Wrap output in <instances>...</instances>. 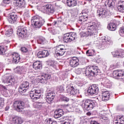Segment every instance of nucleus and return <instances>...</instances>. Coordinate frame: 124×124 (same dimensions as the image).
Segmentation results:
<instances>
[{
  "instance_id": "obj_1",
  "label": "nucleus",
  "mask_w": 124,
  "mask_h": 124,
  "mask_svg": "<svg viewBox=\"0 0 124 124\" xmlns=\"http://www.w3.org/2000/svg\"><path fill=\"white\" fill-rule=\"evenodd\" d=\"M100 70L98 69V67L96 66H91L85 68H78L76 70L77 74H81L83 72V74H85L86 76L89 77H95L97 76L98 72H100Z\"/></svg>"
},
{
  "instance_id": "obj_2",
  "label": "nucleus",
  "mask_w": 124,
  "mask_h": 124,
  "mask_svg": "<svg viewBox=\"0 0 124 124\" xmlns=\"http://www.w3.org/2000/svg\"><path fill=\"white\" fill-rule=\"evenodd\" d=\"M31 23L36 29H40L44 25L45 20L38 16H35L31 18Z\"/></svg>"
},
{
  "instance_id": "obj_3",
  "label": "nucleus",
  "mask_w": 124,
  "mask_h": 124,
  "mask_svg": "<svg viewBox=\"0 0 124 124\" xmlns=\"http://www.w3.org/2000/svg\"><path fill=\"white\" fill-rule=\"evenodd\" d=\"M16 34L21 38H26V37L29 36V29L23 26L18 27Z\"/></svg>"
},
{
  "instance_id": "obj_4",
  "label": "nucleus",
  "mask_w": 124,
  "mask_h": 124,
  "mask_svg": "<svg viewBox=\"0 0 124 124\" xmlns=\"http://www.w3.org/2000/svg\"><path fill=\"white\" fill-rule=\"evenodd\" d=\"M42 93L43 92L41 91V89L33 88L30 92V97L33 100H37V99L40 98Z\"/></svg>"
},
{
  "instance_id": "obj_5",
  "label": "nucleus",
  "mask_w": 124,
  "mask_h": 124,
  "mask_svg": "<svg viewBox=\"0 0 124 124\" xmlns=\"http://www.w3.org/2000/svg\"><path fill=\"white\" fill-rule=\"evenodd\" d=\"M66 92L71 95H75L76 94H79V90H78L77 87L73 84L68 85L66 87Z\"/></svg>"
},
{
  "instance_id": "obj_6",
  "label": "nucleus",
  "mask_w": 124,
  "mask_h": 124,
  "mask_svg": "<svg viewBox=\"0 0 124 124\" xmlns=\"http://www.w3.org/2000/svg\"><path fill=\"white\" fill-rule=\"evenodd\" d=\"M75 37H76V33H66L63 35V41L64 43H68V42L75 40Z\"/></svg>"
},
{
  "instance_id": "obj_7",
  "label": "nucleus",
  "mask_w": 124,
  "mask_h": 124,
  "mask_svg": "<svg viewBox=\"0 0 124 124\" xmlns=\"http://www.w3.org/2000/svg\"><path fill=\"white\" fill-rule=\"evenodd\" d=\"M13 106L15 110L17 112H22L25 108V104L21 101H15L13 103Z\"/></svg>"
},
{
  "instance_id": "obj_8",
  "label": "nucleus",
  "mask_w": 124,
  "mask_h": 124,
  "mask_svg": "<svg viewBox=\"0 0 124 124\" xmlns=\"http://www.w3.org/2000/svg\"><path fill=\"white\" fill-rule=\"evenodd\" d=\"M30 89V83L28 81H24L20 85L18 92L20 93H25Z\"/></svg>"
},
{
  "instance_id": "obj_9",
  "label": "nucleus",
  "mask_w": 124,
  "mask_h": 124,
  "mask_svg": "<svg viewBox=\"0 0 124 124\" xmlns=\"http://www.w3.org/2000/svg\"><path fill=\"white\" fill-rule=\"evenodd\" d=\"M95 105H94V102L93 101L91 100H86L84 102V109L86 110V111H90V110H93Z\"/></svg>"
},
{
  "instance_id": "obj_10",
  "label": "nucleus",
  "mask_w": 124,
  "mask_h": 124,
  "mask_svg": "<svg viewBox=\"0 0 124 124\" xmlns=\"http://www.w3.org/2000/svg\"><path fill=\"white\" fill-rule=\"evenodd\" d=\"M88 30H89L88 31V35H94L96 33V25H95V23H92L89 24L88 27Z\"/></svg>"
},
{
  "instance_id": "obj_11",
  "label": "nucleus",
  "mask_w": 124,
  "mask_h": 124,
  "mask_svg": "<svg viewBox=\"0 0 124 124\" xmlns=\"http://www.w3.org/2000/svg\"><path fill=\"white\" fill-rule=\"evenodd\" d=\"M98 91V87L95 84H93L89 87L87 92L90 95H93V94H97Z\"/></svg>"
},
{
  "instance_id": "obj_12",
  "label": "nucleus",
  "mask_w": 124,
  "mask_h": 124,
  "mask_svg": "<svg viewBox=\"0 0 124 124\" xmlns=\"http://www.w3.org/2000/svg\"><path fill=\"white\" fill-rule=\"evenodd\" d=\"M44 12L48 15H51L52 14H54V12H55V8L53 5L51 4H47L44 8Z\"/></svg>"
},
{
  "instance_id": "obj_13",
  "label": "nucleus",
  "mask_w": 124,
  "mask_h": 124,
  "mask_svg": "<svg viewBox=\"0 0 124 124\" xmlns=\"http://www.w3.org/2000/svg\"><path fill=\"white\" fill-rule=\"evenodd\" d=\"M50 79H51V75L49 73L44 74L38 78L39 81L42 84L47 83Z\"/></svg>"
},
{
  "instance_id": "obj_14",
  "label": "nucleus",
  "mask_w": 124,
  "mask_h": 124,
  "mask_svg": "<svg viewBox=\"0 0 124 124\" xmlns=\"http://www.w3.org/2000/svg\"><path fill=\"white\" fill-rule=\"evenodd\" d=\"M9 122H8V124H23V120L22 118L18 117H11L9 119Z\"/></svg>"
},
{
  "instance_id": "obj_15",
  "label": "nucleus",
  "mask_w": 124,
  "mask_h": 124,
  "mask_svg": "<svg viewBox=\"0 0 124 124\" xmlns=\"http://www.w3.org/2000/svg\"><path fill=\"white\" fill-rule=\"evenodd\" d=\"M97 14L99 17L101 16V18H104L108 16V12L104 9L100 8L97 10Z\"/></svg>"
},
{
  "instance_id": "obj_16",
  "label": "nucleus",
  "mask_w": 124,
  "mask_h": 124,
  "mask_svg": "<svg viewBox=\"0 0 124 124\" xmlns=\"http://www.w3.org/2000/svg\"><path fill=\"white\" fill-rule=\"evenodd\" d=\"M124 75V71L122 70L114 71L113 72V76L115 79H122Z\"/></svg>"
},
{
  "instance_id": "obj_17",
  "label": "nucleus",
  "mask_w": 124,
  "mask_h": 124,
  "mask_svg": "<svg viewBox=\"0 0 124 124\" xmlns=\"http://www.w3.org/2000/svg\"><path fill=\"white\" fill-rule=\"evenodd\" d=\"M3 82L5 84H9L8 86H13L15 84V79L12 77H6Z\"/></svg>"
},
{
  "instance_id": "obj_18",
  "label": "nucleus",
  "mask_w": 124,
  "mask_h": 124,
  "mask_svg": "<svg viewBox=\"0 0 124 124\" xmlns=\"http://www.w3.org/2000/svg\"><path fill=\"white\" fill-rule=\"evenodd\" d=\"M15 5L16 7L25 8L26 7V0H14Z\"/></svg>"
},
{
  "instance_id": "obj_19",
  "label": "nucleus",
  "mask_w": 124,
  "mask_h": 124,
  "mask_svg": "<svg viewBox=\"0 0 124 124\" xmlns=\"http://www.w3.org/2000/svg\"><path fill=\"white\" fill-rule=\"evenodd\" d=\"M17 18L18 16L15 13H12L8 17V21L10 24H14L17 21Z\"/></svg>"
},
{
  "instance_id": "obj_20",
  "label": "nucleus",
  "mask_w": 124,
  "mask_h": 124,
  "mask_svg": "<svg viewBox=\"0 0 124 124\" xmlns=\"http://www.w3.org/2000/svg\"><path fill=\"white\" fill-rule=\"evenodd\" d=\"M70 65L71 67H73V68L77 67V66L79 65V59H78L77 57L71 58L70 60Z\"/></svg>"
},
{
  "instance_id": "obj_21",
  "label": "nucleus",
  "mask_w": 124,
  "mask_h": 124,
  "mask_svg": "<svg viewBox=\"0 0 124 124\" xmlns=\"http://www.w3.org/2000/svg\"><path fill=\"white\" fill-rule=\"evenodd\" d=\"M111 93H109V91L103 92L102 94V100L103 101H108L111 96Z\"/></svg>"
},
{
  "instance_id": "obj_22",
  "label": "nucleus",
  "mask_w": 124,
  "mask_h": 124,
  "mask_svg": "<svg viewBox=\"0 0 124 124\" xmlns=\"http://www.w3.org/2000/svg\"><path fill=\"white\" fill-rule=\"evenodd\" d=\"M12 57L13 58V62L16 64L18 63V62H19L21 60V58H20V55L16 52L13 53L12 54Z\"/></svg>"
},
{
  "instance_id": "obj_23",
  "label": "nucleus",
  "mask_w": 124,
  "mask_h": 124,
  "mask_svg": "<svg viewBox=\"0 0 124 124\" xmlns=\"http://www.w3.org/2000/svg\"><path fill=\"white\" fill-rule=\"evenodd\" d=\"M37 56L39 58V59L46 58V57H48V56H49V51L46 50L39 51L37 53Z\"/></svg>"
},
{
  "instance_id": "obj_24",
  "label": "nucleus",
  "mask_w": 124,
  "mask_h": 124,
  "mask_svg": "<svg viewBox=\"0 0 124 124\" xmlns=\"http://www.w3.org/2000/svg\"><path fill=\"white\" fill-rule=\"evenodd\" d=\"M55 95L56 94H55V93L53 92H49L46 94V101H49V102L53 101L55 98Z\"/></svg>"
},
{
  "instance_id": "obj_25",
  "label": "nucleus",
  "mask_w": 124,
  "mask_h": 124,
  "mask_svg": "<svg viewBox=\"0 0 124 124\" xmlns=\"http://www.w3.org/2000/svg\"><path fill=\"white\" fill-rule=\"evenodd\" d=\"M66 3L68 7H74L77 5V0H66Z\"/></svg>"
},
{
  "instance_id": "obj_26",
  "label": "nucleus",
  "mask_w": 124,
  "mask_h": 124,
  "mask_svg": "<svg viewBox=\"0 0 124 124\" xmlns=\"http://www.w3.org/2000/svg\"><path fill=\"white\" fill-rule=\"evenodd\" d=\"M32 67L35 70H40L42 68V63L39 61H36L33 62Z\"/></svg>"
},
{
  "instance_id": "obj_27",
  "label": "nucleus",
  "mask_w": 124,
  "mask_h": 124,
  "mask_svg": "<svg viewBox=\"0 0 124 124\" xmlns=\"http://www.w3.org/2000/svg\"><path fill=\"white\" fill-rule=\"evenodd\" d=\"M63 116V111L62 109H57L54 112V117L55 119H59Z\"/></svg>"
},
{
  "instance_id": "obj_28",
  "label": "nucleus",
  "mask_w": 124,
  "mask_h": 124,
  "mask_svg": "<svg viewBox=\"0 0 124 124\" xmlns=\"http://www.w3.org/2000/svg\"><path fill=\"white\" fill-rule=\"evenodd\" d=\"M105 6L113 8L115 6V2L113 0H107L104 3Z\"/></svg>"
},
{
  "instance_id": "obj_29",
  "label": "nucleus",
  "mask_w": 124,
  "mask_h": 124,
  "mask_svg": "<svg viewBox=\"0 0 124 124\" xmlns=\"http://www.w3.org/2000/svg\"><path fill=\"white\" fill-rule=\"evenodd\" d=\"M16 69L17 73L21 74V73H23V72L26 71V67L25 66H19L16 67Z\"/></svg>"
},
{
  "instance_id": "obj_30",
  "label": "nucleus",
  "mask_w": 124,
  "mask_h": 124,
  "mask_svg": "<svg viewBox=\"0 0 124 124\" xmlns=\"http://www.w3.org/2000/svg\"><path fill=\"white\" fill-rule=\"evenodd\" d=\"M5 31H6V35H9V34H12V28L11 26H5Z\"/></svg>"
},
{
  "instance_id": "obj_31",
  "label": "nucleus",
  "mask_w": 124,
  "mask_h": 124,
  "mask_svg": "<svg viewBox=\"0 0 124 124\" xmlns=\"http://www.w3.org/2000/svg\"><path fill=\"white\" fill-rule=\"evenodd\" d=\"M108 29L109 31H116L117 27H116V24L114 23H110L108 25Z\"/></svg>"
},
{
  "instance_id": "obj_32",
  "label": "nucleus",
  "mask_w": 124,
  "mask_h": 124,
  "mask_svg": "<svg viewBox=\"0 0 124 124\" xmlns=\"http://www.w3.org/2000/svg\"><path fill=\"white\" fill-rule=\"evenodd\" d=\"M65 53V49L64 48L60 47L59 49L58 50L57 52H56V55L57 56H63Z\"/></svg>"
},
{
  "instance_id": "obj_33",
  "label": "nucleus",
  "mask_w": 124,
  "mask_h": 124,
  "mask_svg": "<svg viewBox=\"0 0 124 124\" xmlns=\"http://www.w3.org/2000/svg\"><path fill=\"white\" fill-rule=\"evenodd\" d=\"M111 53L113 55V56L115 58H124V55H121L120 52H119V51H113Z\"/></svg>"
},
{
  "instance_id": "obj_34",
  "label": "nucleus",
  "mask_w": 124,
  "mask_h": 124,
  "mask_svg": "<svg viewBox=\"0 0 124 124\" xmlns=\"http://www.w3.org/2000/svg\"><path fill=\"white\" fill-rule=\"evenodd\" d=\"M37 42L38 44H45L46 43V39H45V38L43 37H40L39 39L37 40Z\"/></svg>"
},
{
  "instance_id": "obj_35",
  "label": "nucleus",
  "mask_w": 124,
  "mask_h": 124,
  "mask_svg": "<svg viewBox=\"0 0 124 124\" xmlns=\"http://www.w3.org/2000/svg\"><path fill=\"white\" fill-rule=\"evenodd\" d=\"M45 124H58L56 121H53L52 119H46L45 121Z\"/></svg>"
},
{
  "instance_id": "obj_36",
  "label": "nucleus",
  "mask_w": 124,
  "mask_h": 124,
  "mask_svg": "<svg viewBox=\"0 0 124 124\" xmlns=\"http://www.w3.org/2000/svg\"><path fill=\"white\" fill-rule=\"evenodd\" d=\"M5 48L3 46H0V55H4L5 53Z\"/></svg>"
},
{
  "instance_id": "obj_37",
  "label": "nucleus",
  "mask_w": 124,
  "mask_h": 124,
  "mask_svg": "<svg viewBox=\"0 0 124 124\" xmlns=\"http://www.w3.org/2000/svg\"><path fill=\"white\" fill-rule=\"evenodd\" d=\"M120 122L116 123V124H124V116H120L119 117Z\"/></svg>"
},
{
  "instance_id": "obj_38",
  "label": "nucleus",
  "mask_w": 124,
  "mask_h": 124,
  "mask_svg": "<svg viewBox=\"0 0 124 124\" xmlns=\"http://www.w3.org/2000/svg\"><path fill=\"white\" fill-rule=\"evenodd\" d=\"M118 10L119 11H120V12H122V13H124V4L118 6Z\"/></svg>"
},
{
  "instance_id": "obj_39",
  "label": "nucleus",
  "mask_w": 124,
  "mask_h": 124,
  "mask_svg": "<svg viewBox=\"0 0 124 124\" xmlns=\"http://www.w3.org/2000/svg\"><path fill=\"white\" fill-rule=\"evenodd\" d=\"M20 50L23 53H28L29 52V49L26 47H21Z\"/></svg>"
},
{
  "instance_id": "obj_40",
  "label": "nucleus",
  "mask_w": 124,
  "mask_h": 124,
  "mask_svg": "<svg viewBox=\"0 0 124 124\" xmlns=\"http://www.w3.org/2000/svg\"><path fill=\"white\" fill-rule=\"evenodd\" d=\"M120 35L121 36H124V27H122L119 31Z\"/></svg>"
},
{
  "instance_id": "obj_41",
  "label": "nucleus",
  "mask_w": 124,
  "mask_h": 124,
  "mask_svg": "<svg viewBox=\"0 0 124 124\" xmlns=\"http://www.w3.org/2000/svg\"><path fill=\"white\" fill-rule=\"evenodd\" d=\"M3 99L2 98L0 97V109H2V107H3Z\"/></svg>"
},
{
  "instance_id": "obj_42",
  "label": "nucleus",
  "mask_w": 124,
  "mask_h": 124,
  "mask_svg": "<svg viewBox=\"0 0 124 124\" xmlns=\"http://www.w3.org/2000/svg\"><path fill=\"white\" fill-rule=\"evenodd\" d=\"M80 122L79 124H84V122H85V117L82 116L80 117Z\"/></svg>"
},
{
  "instance_id": "obj_43",
  "label": "nucleus",
  "mask_w": 124,
  "mask_h": 124,
  "mask_svg": "<svg viewBox=\"0 0 124 124\" xmlns=\"http://www.w3.org/2000/svg\"><path fill=\"white\" fill-rule=\"evenodd\" d=\"M71 123H72V120L68 119L63 122L62 124H70Z\"/></svg>"
},
{
  "instance_id": "obj_44",
  "label": "nucleus",
  "mask_w": 124,
  "mask_h": 124,
  "mask_svg": "<svg viewBox=\"0 0 124 124\" xmlns=\"http://www.w3.org/2000/svg\"><path fill=\"white\" fill-rule=\"evenodd\" d=\"M78 22H84V16H81L79 17Z\"/></svg>"
},
{
  "instance_id": "obj_45",
  "label": "nucleus",
  "mask_w": 124,
  "mask_h": 124,
  "mask_svg": "<svg viewBox=\"0 0 124 124\" xmlns=\"http://www.w3.org/2000/svg\"><path fill=\"white\" fill-rule=\"evenodd\" d=\"M62 100L63 101H66V102H68V101H69V98L66 97H64L62 98Z\"/></svg>"
},
{
  "instance_id": "obj_46",
  "label": "nucleus",
  "mask_w": 124,
  "mask_h": 124,
  "mask_svg": "<svg viewBox=\"0 0 124 124\" xmlns=\"http://www.w3.org/2000/svg\"><path fill=\"white\" fill-rule=\"evenodd\" d=\"M86 55L90 57L92 56V52H90V50H88L86 51Z\"/></svg>"
},
{
  "instance_id": "obj_47",
  "label": "nucleus",
  "mask_w": 124,
  "mask_h": 124,
  "mask_svg": "<svg viewBox=\"0 0 124 124\" xmlns=\"http://www.w3.org/2000/svg\"><path fill=\"white\" fill-rule=\"evenodd\" d=\"M90 124H99V123L95 121L91 120L90 122Z\"/></svg>"
},
{
  "instance_id": "obj_48",
  "label": "nucleus",
  "mask_w": 124,
  "mask_h": 124,
  "mask_svg": "<svg viewBox=\"0 0 124 124\" xmlns=\"http://www.w3.org/2000/svg\"><path fill=\"white\" fill-rule=\"evenodd\" d=\"M4 3H7V4H8L10 3V0H3Z\"/></svg>"
},
{
  "instance_id": "obj_49",
  "label": "nucleus",
  "mask_w": 124,
  "mask_h": 124,
  "mask_svg": "<svg viewBox=\"0 0 124 124\" xmlns=\"http://www.w3.org/2000/svg\"><path fill=\"white\" fill-rule=\"evenodd\" d=\"M57 24H59V21H54L52 23L53 26H57Z\"/></svg>"
},
{
  "instance_id": "obj_50",
  "label": "nucleus",
  "mask_w": 124,
  "mask_h": 124,
  "mask_svg": "<svg viewBox=\"0 0 124 124\" xmlns=\"http://www.w3.org/2000/svg\"><path fill=\"white\" fill-rule=\"evenodd\" d=\"M36 105L37 108H42V105H38V103H36Z\"/></svg>"
},
{
  "instance_id": "obj_51",
  "label": "nucleus",
  "mask_w": 124,
  "mask_h": 124,
  "mask_svg": "<svg viewBox=\"0 0 124 124\" xmlns=\"http://www.w3.org/2000/svg\"><path fill=\"white\" fill-rule=\"evenodd\" d=\"M88 16H84V21H87L88 20Z\"/></svg>"
},
{
  "instance_id": "obj_52",
  "label": "nucleus",
  "mask_w": 124,
  "mask_h": 124,
  "mask_svg": "<svg viewBox=\"0 0 124 124\" xmlns=\"http://www.w3.org/2000/svg\"><path fill=\"white\" fill-rule=\"evenodd\" d=\"M101 119H102L103 121H106V120H107V118H106L104 116L101 117Z\"/></svg>"
},
{
  "instance_id": "obj_53",
  "label": "nucleus",
  "mask_w": 124,
  "mask_h": 124,
  "mask_svg": "<svg viewBox=\"0 0 124 124\" xmlns=\"http://www.w3.org/2000/svg\"><path fill=\"white\" fill-rule=\"evenodd\" d=\"M9 109V106H7V107H6V108H5V111H8Z\"/></svg>"
},
{
  "instance_id": "obj_54",
  "label": "nucleus",
  "mask_w": 124,
  "mask_h": 124,
  "mask_svg": "<svg viewBox=\"0 0 124 124\" xmlns=\"http://www.w3.org/2000/svg\"><path fill=\"white\" fill-rule=\"evenodd\" d=\"M119 54H120V55H122V56L124 55V51H123L122 52H120ZM124 56H123L124 58Z\"/></svg>"
},
{
  "instance_id": "obj_55",
  "label": "nucleus",
  "mask_w": 124,
  "mask_h": 124,
  "mask_svg": "<svg viewBox=\"0 0 124 124\" xmlns=\"http://www.w3.org/2000/svg\"><path fill=\"white\" fill-rule=\"evenodd\" d=\"M68 106H69V105H63V107H64V108H66V107H68Z\"/></svg>"
},
{
  "instance_id": "obj_56",
  "label": "nucleus",
  "mask_w": 124,
  "mask_h": 124,
  "mask_svg": "<svg viewBox=\"0 0 124 124\" xmlns=\"http://www.w3.org/2000/svg\"><path fill=\"white\" fill-rule=\"evenodd\" d=\"M103 40H104V41H105L106 42H109V40H106V38H104Z\"/></svg>"
},
{
  "instance_id": "obj_57",
  "label": "nucleus",
  "mask_w": 124,
  "mask_h": 124,
  "mask_svg": "<svg viewBox=\"0 0 124 124\" xmlns=\"http://www.w3.org/2000/svg\"><path fill=\"white\" fill-rule=\"evenodd\" d=\"M87 116H91L92 115V113L90 112H88L87 113Z\"/></svg>"
},
{
  "instance_id": "obj_58",
  "label": "nucleus",
  "mask_w": 124,
  "mask_h": 124,
  "mask_svg": "<svg viewBox=\"0 0 124 124\" xmlns=\"http://www.w3.org/2000/svg\"><path fill=\"white\" fill-rule=\"evenodd\" d=\"M2 88L4 89V90H6V87L4 86H2Z\"/></svg>"
},
{
  "instance_id": "obj_59",
  "label": "nucleus",
  "mask_w": 124,
  "mask_h": 124,
  "mask_svg": "<svg viewBox=\"0 0 124 124\" xmlns=\"http://www.w3.org/2000/svg\"><path fill=\"white\" fill-rule=\"evenodd\" d=\"M72 101L75 102L76 100L75 99H72Z\"/></svg>"
},
{
  "instance_id": "obj_60",
  "label": "nucleus",
  "mask_w": 124,
  "mask_h": 124,
  "mask_svg": "<svg viewBox=\"0 0 124 124\" xmlns=\"http://www.w3.org/2000/svg\"><path fill=\"white\" fill-rule=\"evenodd\" d=\"M1 68V63H0V69Z\"/></svg>"
},
{
  "instance_id": "obj_61",
  "label": "nucleus",
  "mask_w": 124,
  "mask_h": 124,
  "mask_svg": "<svg viewBox=\"0 0 124 124\" xmlns=\"http://www.w3.org/2000/svg\"><path fill=\"white\" fill-rule=\"evenodd\" d=\"M62 92H63V88H62Z\"/></svg>"
},
{
  "instance_id": "obj_62",
  "label": "nucleus",
  "mask_w": 124,
  "mask_h": 124,
  "mask_svg": "<svg viewBox=\"0 0 124 124\" xmlns=\"http://www.w3.org/2000/svg\"><path fill=\"white\" fill-rule=\"evenodd\" d=\"M83 13H85V12H86V10H84V11H83Z\"/></svg>"
},
{
  "instance_id": "obj_63",
  "label": "nucleus",
  "mask_w": 124,
  "mask_h": 124,
  "mask_svg": "<svg viewBox=\"0 0 124 124\" xmlns=\"http://www.w3.org/2000/svg\"><path fill=\"white\" fill-rule=\"evenodd\" d=\"M86 14H88V12L85 13Z\"/></svg>"
},
{
  "instance_id": "obj_64",
  "label": "nucleus",
  "mask_w": 124,
  "mask_h": 124,
  "mask_svg": "<svg viewBox=\"0 0 124 124\" xmlns=\"http://www.w3.org/2000/svg\"><path fill=\"white\" fill-rule=\"evenodd\" d=\"M59 46H60V47H61L62 46V45H60Z\"/></svg>"
}]
</instances>
